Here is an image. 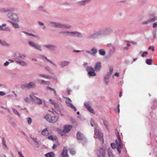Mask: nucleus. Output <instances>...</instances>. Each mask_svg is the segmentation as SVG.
<instances>
[{
    "label": "nucleus",
    "mask_w": 157,
    "mask_h": 157,
    "mask_svg": "<svg viewBox=\"0 0 157 157\" xmlns=\"http://www.w3.org/2000/svg\"><path fill=\"white\" fill-rule=\"evenodd\" d=\"M39 75L42 77H43L47 79H49L51 78L49 76L43 74H39Z\"/></svg>",
    "instance_id": "28"
},
{
    "label": "nucleus",
    "mask_w": 157,
    "mask_h": 157,
    "mask_svg": "<svg viewBox=\"0 0 157 157\" xmlns=\"http://www.w3.org/2000/svg\"><path fill=\"white\" fill-rule=\"evenodd\" d=\"M25 33H26L27 34L29 35L32 36H35L33 34H32V33H26V32H25Z\"/></svg>",
    "instance_id": "57"
},
{
    "label": "nucleus",
    "mask_w": 157,
    "mask_h": 157,
    "mask_svg": "<svg viewBox=\"0 0 157 157\" xmlns=\"http://www.w3.org/2000/svg\"><path fill=\"white\" fill-rule=\"evenodd\" d=\"M76 138L78 140H82L83 138V135L80 132L78 131L77 134Z\"/></svg>",
    "instance_id": "18"
},
{
    "label": "nucleus",
    "mask_w": 157,
    "mask_h": 157,
    "mask_svg": "<svg viewBox=\"0 0 157 157\" xmlns=\"http://www.w3.org/2000/svg\"><path fill=\"white\" fill-rule=\"evenodd\" d=\"M71 125H65L64 127V129L61 132L60 134L62 136H66V133L69 132L72 128Z\"/></svg>",
    "instance_id": "4"
},
{
    "label": "nucleus",
    "mask_w": 157,
    "mask_h": 157,
    "mask_svg": "<svg viewBox=\"0 0 157 157\" xmlns=\"http://www.w3.org/2000/svg\"><path fill=\"white\" fill-rule=\"evenodd\" d=\"M30 97L32 100L34 101L36 104L38 105H41L42 103V100L37 97L35 96L33 94L30 95Z\"/></svg>",
    "instance_id": "7"
},
{
    "label": "nucleus",
    "mask_w": 157,
    "mask_h": 157,
    "mask_svg": "<svg viewBox=\"0 0 157 157\" xmlns=\"http://www.w3.org/2000/svg\"><path fill=\"white\" fill-rule=\"evenodd\" d=\"M5 93L2 91H0V96H3L5 95Z\"/></svg>",
    "instance_id": "49"
},
{
    "label": "nucleus",
    "mask_w": 157,
    "mask_h": 157,
    "mask_svg": "<svg viewBox=\"0 0 157 157\" xmlns=\"http://www.w3.org/2000/svg\"><path fill=\"white\" fill-rule=\"evenodd\" d=\"M119 107H120V105L119 104H118V110H115V113H117H117H119V112H120V108H119Z\"/></svg>",
    "instance_id": "42"
},
{
    "label": "nucleus",
    "mask_w": 157,
    "mask_h": 157,
    "mask_svg": "<svg viewBox=\"0 0 157 157\" xmlns=\"http://www.w3.org/2000/svg\"><path fill=\"white\" fill-rule=\"evenodd\" d=\"M101 34V32H97L96 33H94V34L92 35V36L95 37L96 35H100Z\"/></svg>",
    "instance_id": "44"
},
{
    "label": "nucleus",
    "mask_w": 157,
    "mask_h": 157,
    "mask_svg": "<svg viewBox=\"0 0 157 157\" xmlns=\"http://www.w3.org/2000/svg\"><path fill=\"white\" fill-rule=\"evenodd\" d=\"M11 23L14 28H18L19 27V26L17 24L14 23L13 22H11Z\"/></svg>",
    "instance_id": "29"
},
{
    "label": "nucleus",
    "mask_w": 157,
    "mask_h": 157,
    "mask_svg": "<svg viewBox=\"0 0 157 157\" xmlns=\"http://www.w3.org/2000/svg\"><path fill=\"white\" fill-rule=\"evenodd\" d=\"M41 134L44 136H48L49 134V132L47 128H45L41 132Z\"/></svg>",
    "instance_id": "21"
},
{
    "label": "nucleus",
    "mask_w": 157,
    "mask_h": 157,
    "mask_svg": "<svg viewBox=\"0 0 157 157\" xmlns=\"http://www.w3.org/2000/svg\"><path fill=\"white\" fill-rule=\"evenodd\" d=\"M149 20H148V21H144L142 23V24H147L149 22Z\"/></svg>",
    "instance_id": "52"
},
{
    "label": "nucleus",
    "mask_w": 157,
    "mask_h": 157,
    "mask_svg": "<svg viewBox=\"0 0 157 157\" xmlns=\"http://www.w3.org/2000/svg\"><path fill=\"white\" fill-rule=\"evenodd\" d=\"M115 130L117 132L116 135L118 139L117 140H116L115 142L117 146V149L120 154L121 153V149L123 148V146L119 135V133L117 129H116Z\"/></svg>",
    "instance_id": "1"
},
{
    "label": "nucleus",
    "mask_w": 157,
    "mask_h": 157,
    "mask_svg": "<svg viewBox=\"0 0 157 157\" xmlns=\"http://www.w3.org/2000/svg\"><path fill=\"white\" fill-rule=\"evenodd\" d=\"M45 81H44L43 80H41L40 81V83L41 84H44V82H45Z\"/></svg>",
    "instance_id": "56"
},
{
    "label": "nucleus",
    "mask_w": 157,
    "mask_h": 157,
    "mask_svg": "<svg viewBox=\"0 0 157 157\" xmlns=\"http://www.w3.org/2000/svg\"><path fill=\"white\" fill-rule=\"evenodd\" d=\"M6 24H3L2 25L0 26V30L6 31H10V29L8 28H4L6 26Z\"/></svg>",
    "instance_id": "16"
},
{
    "label": "nucleus",
    "mask_w": 157,
    "mask_h": 157,
    "mask_svg": "<svg viewBox=\"0 0 157 157\" xmlns=\"http://www.w3.org/2000/svg\"><path fill=\"white\" fill-rule=\"evenodd\" d=\"M94 69L91 67H88L87 68V71L88 72V75L90 76H94L96 74L94 73Z\"/></svg>",
    "instance_id": "8"
},
{
    "label": "nucleus",
    "mask_w": 157,
    "mask_h": 157,
    "mask_svg": "<svg viewBox=\"0 0 157 157\" xmlns=\"http://www.w3.org/2000/svg\"><path fill=\"white\" fill-rule=\"evenodd\" d=\"M49 101L51 102V103L52 105H54L55 107H56V103L54 100H52L51 99L49 100Z\"/></svg>",
    "instance_id": "36"
},
{
    "label": "nucleus",
    "mask_w": 157,
    "mask_h": 157,
    "mask_svg": "<svg viewBox=\"0 0 157 157\" xmlns=\"http://www.w3.org/2000/svg\"><path fill=\"white\" fill-rule=\"evenodd\" d=\"M16 63L17 64H19L23 66H25L27 65V63L23 61H16Z\"/></svg>",
    "instance_id": "24"
},
{
    "label": "nucleus",
    "mask_w": 157,
    "mask_h": 157,
    "mask_svg": "<svg viewBox=\"0 0 157 157\" xmlns=\"http://www.w3.org/2000/svg\"><path fill=\"white\" fill-rule=\"evenodd\" d=\"M103 123H104V125L105 127L107 129H108V123L106 121H105L104 120H103Z\"/></svg>",
    "instance_id": "34"
},
{
    "label": "nucleus",
    "mask_w": 157,
    "mask_h": 157,
    "mask_svg": "<svg viewBox=\"0 0 157 157\" xmlns=\"http://www.w3.org/2000/svg\"><path fill=\"white\" fill-rule=\"evenodd\" d=\"M131 43H132V44L134 45H136L137 44V43L136 42L134 41H132L131 42Z\"/></svg>",
    "instance_id": "61"
},
{
    "label": "nucleus",
    "mask_w": 157,
    "mask_h": 157,
    "mask_svg": "<svg viewBox=\"0 0 157 157\" xmlns=\"http://www.w3.org/2000/svg\"><path fill=\"white\" fill-rule=\"evenodd\" d=\"M50 24L52 26L54 27L65 29H69L71 28V26L69 25L63 24L59 23L51 22Z\"/></svg>",
    "instance_id": "2"
},
{
    "label": "nucleus",
    "mask_w": 157,
    "mask_h": 157,
    "mask_svg": "<svg viewBox=\"0 0 157 157\" xmlns=\"http://www.w3.org/2000/svg\"><path fill=\"white\" fill-rule=\"evenodd\" d=\"M113 70V69L112 68H110V72L111 74Z\"/></svg>",
    "instance_id": "63"
},
{
    "label": "nucleus",
    "mask_w": 157,
    "mask_h": 157,
    "mask_svg": "<svg viewBox=\"0 0 157 157\" xmlns=\"http://www.w3.org/2000/svg\"><path fill=\"white\" fill-rule=\"evenodd\" d=\"M91 51L92 52L91 53V54L94 55L97 52V50L94 48H92L91 49Z\"/></svg>",
    "instance_id": "31"
},
{
    "label": "nucleus",
    "mask_w": 157,
    "mask_h": 157,
    "mask_svg": "<svg viewBox=\"0 0 157 157\" xmlns=\"http://www.w3.org/2000/svg\"><path fill=\"white\" fill-rule=\"evenodd\" d=\"M27 121L29 124H31L32 122V119L30 117H28L27 118Z\"/></svg>",
    "instance_id": "39"
},
{
    "label": "nucleus",
    "mask_w": 157,
    "mask_h": 157,
    "mask_svg": "<svg viewBox=\"0 0 157 157\" xmlns=\"http://www.w3.org/2000/svg\"><path fill=\"white\" fill-rule=\"evenodd\" d=\"M33 140L36 143L38 144L39 143V141H38L37 140V139L36 138H35L33 137H31Z\"/></svg>",
    "instance_id": "38"
},
{
    "label": "nucleus",
    "mask_w": 157,
    "mask_h": 157,
    "mask_svg": "<svg viewBox=\"0 0 157 157\" xmlns=\"http://www.w3.org/2000/svg\"><path fill=\"white\" fill-rule=\"evenodd\" d=\"M47 89H49L51 90H53L54 92V94H55V95H56V91L55 90L53 89H52L51 87H50L48 86L47 87Z\"/></svg>",
    "instance_id": "37"
},
{
    "label": "nucleus",
    "mask_w": 157,
    "mask_h": 157,
    "mask_svg": "<svg viewBox=\"0 0 157 157\" xmlns=\"http://www.w3.org/2000/svg\"><path fill=\"white\" fill-rule=\"evenodd\" d=\"M156 17H154L152 19H151L149 20L150 22L154 21L156 20Z\"/></svg>",
    "instance_id": "47"
},
{
    "label": "nucleus",
    "mask_w": 157,
    "mask_h": 157,
    "mask_svg": "<svg viewBox=\"0 0 157 157\" xmlns=\"http://www.w3.org/2000/svg\"><path fill=\"white\" fill-rule=\"evenodd\" d=\"M14 10V8H12L10 9L8 8H2L1 10V11L3 12H10L13 11Z\"/></svg>",
    "instance_id": "20"
},
{
    "label": "nucleus",
    "mask_w": 157,
    "mask_h": 157,
    "mask_svg": "<svg viewBox=\"0 0 157 157\" xmlns=\"http://www.w3.org/2000/svg\"><path fill=\"white\" fill-rule=\"evenodd\" d=\"M35 85L34 83L32 82H31L29 83H26L24 84L22 86L23 88L29 89L32 87H34Z\"/></svg>",
    "instance_id": "9"
},
{
    "label": "nucleus",
    "mask_w": 157,
    "mask_h": 157,
    "mask_svg": "<svg viewBox=\"0 0 157 157\" xmlns=\"http://www.w3.org/2000/svg\"><path fill=\"white\" fill-rule=\"evenodd\" d=\"M71 100L69 98H68L66 101V103L67 104L68 106L71 107L72 108H73L75 111L76 112L77 110V109L76 108L72 105V104L71 103Z\"/></svg>",
    "instance_id": "12"
},
{
    "label": "nucleus",
    "mask_w": 157,
    "mask_h": 157,
    "mask_svg": "<svg viewBox=\"0 0 157 157\" xmlns=\"http://www.w3.org/2000/svg\"><path fill=\"white\" fill-rule=\"evenodd\" d=\"M48 138L49 140H51L52 141L56 140H57V138L56 136H53L52 135L48 136Z\"/></svg>",
    "instance_id": "23"
},
{
    "label": "nucleus",
    "mask_w": 157,
    "mask_h": 157,
    "mask_svg": "<svg viewBox=\"0 0 157 157\" xmlns=\"http://www.w3.org/2000/svg\"><path fill=\"white\" fill-rule=\"evenodd\" d=\"M148 50L151 49L152 51H154V47H150L148 48Z\"/></svg>",
    "instance_id": "48"
},
{
    "label": "nucleus",
    "mask_w": 157,
    "mask_h": 157,
    "mask_svg": "<svg viewBox=\"0 0 157 157\" xmlns=\"http://www.w3.org/2000/svg\"><path fill=\"white\" fill-rule=\"evenodd\" d=\"M25 101L26 102H28L29 101V99L28 98H26L25 99Z\"/></svg>",
    "instance_id": "58"
},
{
    "label": "nucleus",
    "mask_w": 157,
    "mask_h": 157,
    "mask_svg": "<svg viewBox=\"0 0 157 157\" xmlns=\"http://www.w3.org/2000/svg\"><path fill=\"white\" fill-rule=\"evenodd\" d=\"M9 63L8 61H6L4 63V65L5 66H7L9 64Z\"/></svg>",
    "instance_id": "55"
},
{
    "label": "nucleus",
    "mask_w": 157,
    "mask_h": 157,
    "mask_svg": "<svg viewBox=\"0 0 157 157\" xmlns=\"http://www.w3.org/2000/svg\"><path fill=\"white\" fill-rule=\"evenodd\" d=\"M50 84V82L49 81H45L44 84L45 85H48Z\"/></svg>",
    "instance_id": "53"
},
{
    "label": "nucleus",
    "mask_w": 157,
    "mask_h": 157,
    "mask_svg": "<svg viewBox=\"0 0 157 157\" xmlns=\"http://www.w3.org/2000/svg\"><path fill=\"white\" fill-rule=\"evenodd\" d=\"M70 154L72 155L75 154V151L74 150L72 149H71L70 150Z\"/></svg>",
    "instance_id": "45"
},
{
    "label": "nucleus",
    "mask_w": 157,
    "mask_h": 157,
    "mask_svg": "<svg viewBox=\"0 0 157 157\" xmlns=\"http://www.w3.org/2000/svg\"><path fill=\"white\" fill-rule=\"evenodd\" d=\"M14 57L17 59L19 58H24L25 57V56L24 55H22L18 53H17L15 54Z\"/></svg>",
    "instance_id": "19"
},
{
    "label": "nucleus",
    "mask_w": 157,
    "mask_h": 157,
    "mask_svg": "<svg viewBox=\"0 0 157 157\" xmlns=\"http://www.w3.org/2000/svg\"><path fill=\"white\" fill-rule=\"evenodd\" d=\"M128 49V48L127 47H124L123 48V49L124 50H127Z\"/></svg>",
    "instance_id": "64"
},
{
    "label": "nucleus",
    "mask_w": 157,
    "mask_h": 157,
    "mask_svg": "<svg viewBox=\"0 0 157 157\" xmlns=\"http://www.w3.org/2000/svg\"><path fill=\"white\" fill-rule=\"evenodd\" d=\"M105 151L102 148H100L98 151L97 155L98 157H105Z\"/></svg>",
    "instance_id": "10"
},
{
    "label": "nucleus",
    "mask_w": 157,
    "mask_h": 157,
    "mask_svg": "<svg viewBox=\"0 0 157 157\" xmlns=\"http://www.w3.org/2000/svg\"><path fill=\"white\" fill-rule=\"evenodd\" d=\"M18 154L20 156V157H24V156L19 151L18 152Z\"/></svg>",
    "instance_id": "54"
},
{
    "label": "nucleus",
    "mask_w": 157,
    "mask_h": 157,
    "mask_svg": "<svg viewBox=\"0 0 157 157\" xmlns=\"http://www.w3.org/2000/svg\"><path fill=\"white\" fill-rule=\"evenodd\" d=\"M45 155L46 157H54L55 156V154L53 152L48 153L46 154Z\"/></svg>",
    "instance_id": "22"
},
{
    "label": "nucleus",
    "mask_w": 157,
    "mask_h": 157,
    "mask_svg": "<svg viewBox=\"0 0 157 157\" xmlns=\"http://www.w3.org/2000/svg\"><path fill=\"white\" fill-rule=\"evenodd\" d=\"M69 63V62L68 61H64L62 62L61 63V65L62 67H63L64 66H67Z\"/></svg>",
    "instance_id": "25"
},
{
    "label": "nucleus",
    "mask_w": 157,
    "mask_h": 157,
    "mask_svg": "<svg viewBox=\"0 0 157 157\" xmlns=\"http://www.w3.org/2000/svg\"><path fill=\"white\" fill-rule=\"evenodd\" d=\"M84 105L88 111L93 113H94V110L91 108V107L89 104L85 103L84 104Z\"/></svg>",
    "instance_id": "13"
},
{
    "label": "nucleus",
    "mask_w": 157,
    "mask_h": 157,
    "mask_svg": "<svg viewBox=\"0 0 157 157\" xmlns=\"http://www.w3.org/2000/svg\"><path fill=\"white\" fill-rule=\"evenodd\" d=\"M28 43L30 46H32L33 47L35 44V43L31 41H29Z\"/></svg>",
    "instance_id": "43"
},
{
    "label": "nucleus",
    "mask_w": 157,
    "mask_h": 157,
    "mask_svg": "<svg viewBox=\"0 0 157 157\" xmlns=\"http://www.w3.org/2000/svg\"><path fill=\"white\" fill-rule=\"evenodd\" d=\"M67 31H62V32H60L59 33L60 34H65V33H67Z\"/></svg>",
    "instance_id": "60"
},
{
    "label": "nucleus",
    "mask_w": 157,
    "mask_h": 157,
    "mask_svg": "<svg viewBox=\"0 0 157 157\" xmlns=\"http://www.w3.org/2000/svg\"><path fill=\"white\" fill-rule=\"evenodd\" d=\"M2 45H7V43L5 41H3L2 42H1V43H0Z\"/></svg>",
    "instance_id": "51"
},
{
    "label": "nucleus",
    "mask_w": 157,
    "mask_h": 157,
    "mask_svg": "<svg viewBox=\"0 0 157 157\" xmlns=\"http://www.w3.org/2000/svg\"><path fill=\"white\" fill-rule=\"evenodd\" d=\"M12 110H13V112L15 114H16L18 116H19V113H18V112L17 111L16 109H15L13 108H12Z\"/></svg>",
    "instance_id": "33"
},
{
    "label": "nucleus",
    "mask_w": 157,
    "mask_h": 157,
    "mask_svg": "<svg viewBox=\"0 0 157 157\" xmlns=\"http://www.w3.org/2000/svg\"><path fill=\"white\" fill-rule=\"evenodd\" d=\"M94 137H97L100 140L102 141L103 142L104 140L103 139V134L100 132L98 130L95 129Z\"/></svg>",
    "instance_id": "5"
},
{
    "label": "nucleus",
    "mask_w": 157,
    "mask_h": 157,
    "mask_svg": "<svg viewBox=\"0 0 157 157\" xmlns=\"http://www.w3.org/2000/svg\"><path fill=\"white\" fill-rule=\"evenodd\" d=\"M62 155L64 157H68V155L67 154V149L64 147L62 152Z\"/></svg>",
    "instance_id": "17"
},
{
    "label": "nucleus",
    "mask_w": 157,
    "mask_h": 157,
    "mask_svg": "<svg viewBox=\"0 0 157 157\" xmlns=\"http://www.w3.org/2000/svg\"><path fill=\"white\" fill-rule=\"evenodd\" d=\"M2 143L3 145L6 147V148H7V146L6 144V141L4 137L2 138Z\"/></svg>",
    "instance_id": "35"
},
{
    "label": "nucleus",
    "mask_w": 157,
    "mask_h": 157,
    "mask_svg": "<svg viewBox=\"0 0 157 157\" xmlns=\"http://www.w3.org/2000/svg\"><path fill=\"white\" fill-rule=\"evenodd\" d=\"M111 146L113 149H115L116 148L115 144L114 143H112L111 144Z\"/></svg>",
    "instance_id": "41"
},
{
    "label": "nucleus",
    "mask_w": 157,
    "mask_h": 157,
    "mask_svg": "<svg viewBox=\"0 0 157 157\" xmlns=\"http://www.w3.org/2000/svg\"><path fill=\"white\" fill-rule=\"evenodd\" d=\"M57 146V145L56 144H54L53 145V147H52V148L53 149H55L56 148V147Z\"/></svg>",
    "instance_id": "59"
},
{
    "label": "nucleus",
    "mask_w": 157,
    "mask_h": 157,
    "mask_svg": "<svg viewBox=\"0 0 157 157\" xmlns=\"http://www.w3.org/2000/svg\"><path fill=\"white\" fill-rule=\"evenodd\" d=\"M153 27L154 28H155L157 27V22H155L153 24Z\"/></svg>",
    "instance_id": "50"
},
{
    "label": "nucleus",
    "mask_w": 157,
    "mask_h": 157,
    "mask_svg": "<svg viewBox=\"0 0 157 157\" xmlns=\"http://www.w3.org/2000/svg\"><path fill=\"white\" fill-rule=\"evenodd\" d=\"M44 118L50 123H54L58 121V117L57 116H50L49 115H46L44 117Z\"/></svg>",
    "instance_id": "3"
},
{
    "label": "nucleus",
    "mask_w": 157,
    "mask_h": 157,
    "mask_svg": "<svg viewBox=\"0 0 157 157\" xmlns=\"http://www.w3.org/2000/svg\"><path fill=\"white\" fill-rule=\"evenodd\" d=\"M101 67V63L100 62H98L95 65L94 70L96 71H98L100 70Z\"/></svg>",
    "instance_id": "14"
},
{
    "label": "nucleus",
    "mask_w": 157,
    "mask_h": 157,
    "mask_svg": "<svg viewBox=\"0 0 157 157\" xmlns=\"http://www.w3.org/2000/svg\"><path fill=\"white\" fill-rule=\"evenodd\" d=\"M56 47L55 46L51 45L50 48H49V49H50V50H53Z\"/></svg>",
    "instance_id": "46"
},
{
    "label": "nucleus",
    "mask_w": 157,
    "mask_h": 157,
    "mask_svg": "<svg viewBox=\"0 0 157 157\" xmlns=\"http://www.w3.org/2000/svg\"><path fill=\"white\" fill-rule=\"evenodd\" d=\"M148 54V53L147 52H144L141 55V56L142 57H144L146 56Z\"/></svg>",
    "instance_id": "40"
},
{
    "label": "nucleus",
    "mask_w": 157,
    "mask_h": 157,
    "mask_svg": "<svg viewBox=\"0 0 157 157\" xmlns=\"http://www.w3.org/2000/svg\"><path fill=\"white\" fill-rule=\"evenodd\" d=\"M67 33L68 34H70L71 36H75L80 37L81 36V34L80 33L77 32H67Z\"/></svg>",
    "instance_id": "11"
},
{
    "label": "nucleus",
    "mask_w": 157,
    "mask_h": 157,
    "mask_svg": "<svg viewBox=\"0 0 157 157\" xmlns=\"http://www.w3.org/2000/svg\"><path fill=\"white\" fill-rule=\"evenodd\" d=\"M33 47L39 50L40 51H42V49H41L40 47L37 44L35 43L33 45Z\"/></svg>",
    "instance_id": "26"
},
{
    "label": "nucleus",
    "mask_w": 157,
    "mask_h": 157,
    "mask_svg": "<svg viewBox=\"0 0 157 157\" xmlns=\"http://www.w3.org/2000/svg\"><path fill=\"white\" fill-rule=\"evenodd\" d=\"M109 157H114V156L111 151H109L108 152Z\"/></svg>",
    "instance_id": "32"
},
{
    "label": "nucleus",
    "mask_w": 157,
    "mask_h": 157,
    "mask_svg": "<svg viewBox=\"0 0 157 157\" xmlns=\"http://www.w3.org/2000/svg\"><path fill=\"white\" fill-rule=\"evenodd\" d=\"M99 52L100 55L102 56H104L105 54V51L103 49H101L99 50Z\"/></svg>",
    "instance_id": "27"
},
{
    "label": "nucleus",
    "mask_w": 157,
    "mask_h": 157,
    "mask_svg": "<svg viewBox=\"0 0 157 157\" xmlns=\"http://www.w3.org/2000/svg\"><path fill=\"white\" fill-rule=\"evenodd\" d=\"M44 46H45V47L47 48H48L49 49V48H50V47L51 45H44Z\"/></svg>",
    "instance_id": "62"
},
{
    "label": "nucleus",
    "mask_w": 157,
    "mask_h": 157,
    "mask_svg": "<svg viewBox=\"0 0 157 157\" xmlns=\"http://www.w3.org/2000/svg\"><path fill=\"white\" fill-rule=\"evenodd\" d=\"M90 1V0H83L79 2L78 3L80 5L85 6Z\"/></svg>",
    "instance_id": "15"
},
{
    "label": "nucleus",
    "mask_w": 157,
    "mask_h": 157,
    "mask_svg": "<svg viewBox=\"0 0 157 157\" xmlns=\"http://www.w3.org/2000/svg\"><path fill=\"white\" fill-rule=\"evenodd\" d=\"M8 16L10 19L13 21H18V17L16 14L12 13H9Z\"/></svg>",
    "instance_id": "6"
},
{
    "label": "nucleus",
    "mask_w": 157,
    "mask_h": 157,
    "mask_svg": "<svg viewBox=\"0 0 157 157\" xmlns=\"http://www.w3.org/2000/svg\"><path fill=\"white\" fill-rule=\"evenodd\" d=\"M146 63L148 65H151L152 64V59H146Z\"/></svg>",
    "instance_id": "30"
}]
</instances>
